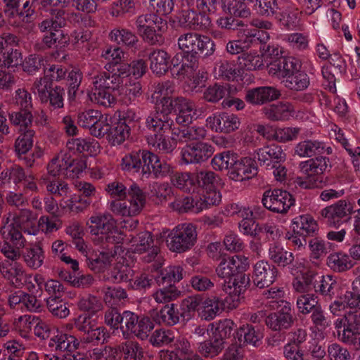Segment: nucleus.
<instances>
[{
  "label": "nucleus",
  "instance_id": "16",
  "mask_svg": "<svg viewBox=\"0 0 360 360\" xmlns=\"http://www.w3.org/2000/svg\"><path fill=\"white\" fill-rule=\"evenodd\" d=\"M249 266L248 259L239 256L224 255L220 257V262L216 269L217 276L224 279H229V283L233 276L239 271H245Z\"/></svg>",
  "mask_w": 360,
  "mask_h": 360
},
{
  "label": "nucleus",
  "instance_id": "39",
  "mask_svg": "<svg viewBox=\"0 0 360 360\" xmlns=\"http://www.w3.org/2000/svg\"><path fill=\"white\" fill-rule=\"evenodd\" d=\"M11 124L16 127L18 133L34 131L32 129L33 115L31 111L13 112L8 115Z\"/></svg>",
  "mask_w": 360,
  "mask_h": 360
},
{
  "label": "nucleus",
  "instance_id": "49",
  "mask_svg": "<svg viewBox=\"0 0 360 360\" xmlns=\"http://www.w3.org/2000/svg\"><path fill=\"white\" fill-rule=\"evenodd\" d=\"M238 63L240 68L249 71L259 70L264 66L261 55L256 51L243 53L238 57Z\"/></svg>",
  "mask_w": 360,
  "mask_h": 360
},
{
  "label": "nucleus",
  "instance_id": "18",
  "mask_svg": "<svg viewBox=\"0 0 360 360\" xmlns=\"http://www.w3.org/2000/svg\"><path fill=\"white\" fill-rule=\"evenodd\" d=\"M278 274L277 267L268 261H258L254 266L253 283L259 288L270 286Z\"/></svg>",
  "mask_w": 360,
  "mask_h": 360
},
{
  "label": "nucleus",
  "instance_id": "24",
  "mask_svg": "<svg viewBox=\"0 0 360 360\" xmlns=\"http://www.w3.org/2000/svg\"><path fill=\"white\" fill-rule=\"evenodd\" d=\"M257 173V163L252 158L245 157L236 160L231 170L228 172L229 177L236 181L251 179Z\"/></svg>",
  "mask_w": 360,
  "mask_h": 360
},
{
  "label": "nucleus",
  "instance_id": "9",
  "mask_svg": "<svg viewBox=\"0 0 360 360\" xmlns=\"http://www.w3.org/2000/svg\"><path fill=\"white\" fill-rule=\"evenodd\" d=\"M197 239L195 226L191 224L178 225L169 235L168 246L176 252H184L191 249Z\"/></svg>",
  "mask_w": 360,
  "mask_h": 360
},
{
  "label": "nucleus",
  "instance_id": "21",
  "mask_svg": "<svg viewBox=\"0 0 360 360\" xmlns=\"http://www.w3.org/2000/svg\"><path fill=\"white\" fill-rule=\"evenodd\" d=\"M179 22L191 30L197 31L207 30L212 23L211 18L205 11L195 9L183 10Z\"/></svg>",
  "mask_w": 360,
  "mask_h": 360
},
{
  "label": "nucleus",
  "instance_id": "4",
  "mask_svg": "<svg viewBox=\"0 0 360 360\" xmlns=\"http://www.w3.org/2000/svg\"><path fill=\"white\" fill-rule=\"evenodd\" d=\"M11 214L3 218V225L0 228V233L3 241L0 243V252L6 259L21 257V249L25 247L27 240L24 237L22 229L15 223L10 221Z\"/></svg>",
  "mask_w": 360,
  "mask_h": 360
},
{
  "label": "nucleus",
  "instance_id": "48",
  "mask_svg": "<svg viewBox=\"0 0 360 360\" xmlns=\"http://www.w3.org/2000/svg\"><path fill=\"white\" fill-rule=\"evenodd\" d=\"M175 91V85L173 82L165 81L159 82L154 86V91L151 96V102L154 103L155 108L159 105L164 98L172 96Z\"/></svg>",
  "mask_w": 360,
  "mask_h": 360
},
{
  "label": "nucleus",
  "instance_id": "13",
  "mask_svg": "<svg viewBox=\"0 0 360 360\" xmlns=\"http://www.w3.org/2000/svg\"><path fill=\"white\" fill-rule=\"evenodd\" d=\"M214 153L213 147L205 142H195L184 146L180 152V164L188 165L206 161Z\"/></svg>",
  "mask_w": 360,
  "mask_h": 360
},
{
  "label": "nucleus",
  "instance_id": "37",
  "mask_svg": "<svg viewBox=\"0 0 360 360\" xmlns=\"http://www.w3.org/2000/svg\"><path fill=\"white\" fill-rule=\"evenodd\" d=\"M146 124L155 134H166L172 130L173 120L166 115L158 114L155 110L154 115H149L146 118Z\"/></svg>",
  "mask_w": 360,
  "mask_h": 360
},
{
  "label": "nucleus",
  "instance_id": "31",
  "mask_svg": "<svg viewBox=\"0 0 360 360\" xmlns=\"http://www.w3.org/2000/svg\"><path fill=\"white\" fill-rule=\"evenodd\" d=\"M292 231L305 235L314 236L318 231V224L314 218L309 214H302L295 217L291 224Z\"/></svg>",
  "mask_w": 360,
  "mask_h": 360
},
{
  "label": "nucleus",
  "instance_id": "15",
  "mask_svg": "<svg viewBox=\"0 0 360 360\" xmlns=\"http://www.w3.org/2000/svg\"><path fill=\"white\" fill-rule=\"evenodd\" d=\"M270 36L266 31L257 29H245L240 40L245 51L251 47L259 46V50L264 53L278 55L277 49L270 45H266L269 40Z\"/></svg>",
  "mask_w": 360,
  "mask_h": 360
},
{
  "label": "nucleus",
  "instance_id": "27",
  "mask_svg": "<svg viewBox=\"0 0 360 360\" xmlns=\"http://www.w3.org/2000/svg\"><path fill=\"white\" fill-rule=\"evenodd\" d=\"M74 162L72 155L63 149L47 165L48 173L54 177L64 174L68 169L73 166Z\"/></svg>",
  "mask_w": 360,
  "mask_h": 360
},
{
  "label": "nucleus",
  "instance_id": "5",
  "mask_svg": "<svg viewBox=\"0 0 360 360\" xmlns=\"http://www.w3.org/2000/svg\"><path fill=\"white\" fill-rule=\"evenodd\" d=\"M333 325L340 341L360 349V315L347 312L338 318Z\"/></svg>",
  "mask_w": 360,
  "mask_h": 360
},
{
  "label": "nucleus",
  "instance_id": "63",
  "mask_svg": "<svg viewBox=\"0 0 360 360\" xmlns=\"http://www.w3.org/2000/svg\"><path fill=\"white\" fill-rule=\"evenodd\" d=\"M46 100H41V103L49 102V105L53 110L60 109L64 106L65 90L63 88L56 86L50 89L46 94Z\"/></svg>",
  "mask_w": 360,
  "mask_h": 360
},
{
  "label": "nucleus",
  "instance_id": "41",
  "mask_svg": "<svg viewBox=\"0 0 360 360\" xmlns=\"http://www.w3.org/2000/svg\"><path fill=\"white\" fill-rule=\"evenodd\" d=\"M223 310L222 300L214 296L206 299L202 302V307L200 315L202 319L210 321L219 315Z\"/></svg>",
  "mask_w": 360,
  "mask_h": 360
},
{
  "label": "nucleus",
  "instance_id": "34",
  "mask_svg": "<svg viewBox=\"0 0 360 360\" xmlns=\"http://www.w3.org/2000/svg\"><path fill=\"white\" fill-rule=\"evenodd\" d=\"M117 248V245H110V248L105 249L106 251H101L98 254L91 253L86 257V264L89 269L95 272H101L110 263V259L116 253V250H112Z\"/></svg>",
  "mask_w": 360,
  "mask_h": 360
},
{
  "label": "nucleus",
  "instance_id": "12",
  "mask_svg": "<svg viewBox=\"0 0 360 360\" xmlns=\"http://www.w3.org/2000/svg\"><path fill=\"white\" fill-rule=\"evenodd\" d=\"M262 203L264 208L273 212L284 214L294 205L295 199L286 191L267 190L263 194Z\"/></svg>",
  "mask_w": 360,
  "mask_h": 360
},
{
  "label": "nucleus",
  "instance_id": "40",
  "mask_svg": "<svg viewBox=\"0 0 360 360\" xmlns=\"http://www.w3.org/2000/svg\"><path fill=\"white\" fill-rule=\"evenodd\" d=\"M325 143L318 140H305L297 143L295 152L300 157L311 158L323 153Z\"/></svg>",
  "mask_w": 360,
  "mask_h": 360
},
{
  "label": "nucleus",
  "instance_id": "46",
  "mask_svg": "<svg viewBox=\"0 0 360 360\" xmlns=\"http://www.w3.org/2000/svg\"><path fill=\"white\" fill-rule=\"evenodd\" d=\"M131 127L125 122L118 121L110 127L108 134L109 142L113 145H120L129 136Z\"/></svg>",
  "mask_w": 360,
  "mask_h": 360
},
{
  "label": "nucleus",
  "instance_id": "36",
  "mask_svg": "<svg viewBox=\"0 0 360 360\" xmlns=\"http://www.w3.org/2000/svg\"><path fill=\"white\" fill-rule=\"evenodd\" d=\"M153 320L158 324L174 326L179 321V312L174 304H166L151 314Z\"/></svg>",
  "mask_w": 360,
  "mask_h": 360
},
{
  "label": "nucleus",
  "instance_id": "19",
  "mask_svg": "<svg viewBox=\"0 0 360 360\" xmlns=\"http://www.w3.org/2000/svg\"><path fill=\"white\" fill-rule=\"evenodd\" d=\"M353 211V206L345 200H340L336 203L328 206L321 211V215L326 222L333 226H338L342 219L349 216Z\"/></svg>",
  "mask_w": 360,
  "mask_h": 360
},
{
  "label": "nucleus",
  "instance_id": "14",
  "mask_svg": "<svg viewBox=\"0 0 360 360\" xmlns=\"http://www.w3.org/2000/svg\"><path fill=\"white\" fill-rule=\"evenodd\" d=\"M108 72L103 71L101 65L97 63L89 64L86 73L94 90L102 89H115L120 85L119 77L112 75Z\"/></svg>",
  "mask_w": 360,
  "mask_h": 360
},
{
  "label": "nucleus",
  "instance_id": "60",
  "mask_svg": "<svg viewBox=\"0 0 360 360\" xmlns=\"http://www.w3.org/2000/svg\"><path fill=\"white\" fill-rule=\"evenodd\" d=\"M47 307L51 314L58 319H65L70 314L68 304L59 296L49 297L46 300Z\"/></svg>",
  "mask_w": 360,
  "mask_h": 360
},
{
  "label": "nucleus",
  "instance_id": "25",
  "mask_svg": "<svg viewBox=\"0 0 360 360\" xmlns=\"http://www.w3.org/2000/svg\"><path fill=\"white\" fill-rule=\"evenodd\" d=\"M20 259H6L0 265L2 276L15 287L22 284L25 273L22 264L18 262Z\"/></svg>",
  "mask_w": 360,
  "mask_h": 360
},
{
  "label": "nucleus",
  "instance_id": "6",
  "mask_svg": "<svg viewBox=\"0 0 360 360\" xmlns=\"http://www.w3.org/2000/svg\"><path fill=\"white\" fill-rule=\"evenodd\" d=\"M128 198L112 200L108 204V209L117 216L132 217L139 214L146 202V196L142 190L132 184L128 189Z\"/></svg>",
  "mask_w": 360,
  "mask_h": 360
},
{
  "label": "nucleus",
  "instance_id": "52",
  "mask_svg": "<svg viewBox=\"0 0 360 360\" xmlns=\"http://www.w3.org/2000/svg\"><path fill=\"white\" fill-rule=\"evenodd\" d=\"M224 348V342L219 340L213 335L210 340L200 343L198 352L204 357L213 358L217 356Z\"/></svg>",
  "mask_w": 360,
  "mask_h": 360
},
{
  "label": "nucleus",
  "instance_id": "29",
  "mask_svg": "<svg viewBox=\"0 0 360 360\" xmlns=\"http://www.w3.org/2000/svg\"><path fill=\"white\" fill-rule=\"evenodd\" d=\"M65 150L70 153H87L89 155L93 156L100 152V146L98 141L94 139L72 138L67 141Z\"/></svg>",
  "mask_w": 360,
  "mask_h": 360
},
{
  "label": "nucleus",
  "instance_id": "20",
  "mask_svg": "<svg viewBox=\"0 0 360 360\" xmlns=\"http://www.w3.org/2000/svg\"><path fill=\"white\" fill-rule=\"evenodd\" d=\"M342 285L338 277L330 274L323 275L319 276V281L314 284V291L326 300H332L340 295Z\"/></svg>",
  "mask_w": 360,
  "mask_h": 360
},
{
  "label": "nucleus",
  "instance_id": "62",
  "mask_svg": "<svg viewBox=\"0 0 360 360\" xmlns=\"http://www.w3.org/2000/svg\"><path fill=\"white\" fill-rule=\"evenodd\" d=\"M224 13L242 18H246L250 15V10L245 3V0H229Z\"/></svg>",
  "mask_w": 360,
  "mask_h": 360
},
{
  "label": "nucleus",
  "instance_id": "38",
  "mask_svg": "<svg viewBox=\"0 0 360 360\" xmlns=\"http://www.w3.org/2000/svg\"><path fill=\"white\" fill-rule=\"evenodd\" d=\"M179 108L176 109V122L177 124L187 126L196 118L195 104L190 99L183 97Z\"/></svg>",
  "mask_w": 360,
  "mask_h": 360
},
{
  "label": "nucleus",
  "instance_id": "26",
  "mask_svg": "<svg viewBox=\"0 0 360 360\" xmlns=\"http://www.w3.org/2000/svg\"><path fill=\"white\" fill-rule=\"evenodd\" d=\"M207 121L212 129L225 134L238 129L240 124V119L237 115L226 112L209 117Z\"/></svg>",
  "mask_w": 360,
  "mask_h": 360
},
{
  "label": "nucleus",
  "instance_id": "33",
  "mask_svg": "<svg viewBox=\"0 0 360 360\" xmlns=\"http://www.w3.org/2000/svg\"><path fill=\"white\" fill-rule=\"evenodd\" d=\"M294 108L290 103L280 102L263 108L262 112L271 121H283L288 120Z\"/></svg>",
  "mask_w": 360,
  "mask_h": 360
},
{
  "label": "nucleus",
  "instance_id": "2",
  "mask_svg": "<svg viewBox=\"0 0 360 360\" xmlns=\"http://www.w3.org/2000/svg\"><path fill=\"white\" fill-rule=\"evenodd\" d=\"M138 34L147 44L160 46L164 43L163 34L168 29L167 22L154 13L138 15L134 21Z\"/></svg>",
  "mask_w": 360,
  "mask_h": 360
},
{
  "label": "nucleus",
  "instance_id": "11",
  "mask_svg": "<svg viewBox=\"0 0 360 360\" xmlns=\"http://www.w3.org/2000/svg\"><path fill=\"white\" fill-rule=\"evenodd\" d=\"M154 328L153 321L147 316H139L129 311L126 313L124 325L120 327L123 334H134L141 340H145Z\"/></svg>",
  "mask_w": 360,
  "mask_h": 360
},
{
  "label": "nucleus",
  "instance_id": "28",
  "mask_svg": "<svg viewBox=\"0 0 360 360\" xmlns=\"http://www.w3.org/2000/svg\"><path fill=\"white\" fill-rule=\"evenodd\" d=\"M109 39L118 46L137 49L139 41L136 34L126 27L117 26L112 28L108 34Z\"/></svg>",
  "mask_w": 360,
  "mask_h": 360
},
{
  "label": "nucleus",
  "instance_id": "7",
  "mask_svg": "<svg viewBox=\"0 0 360 360\" xmlns=\"http://www.w3.org/2000/svg\"><path fill=\"white\" fill-rule=\"evenodd\" d=\"M98 360H145L144 351L140 344L129 340L115 347H96Z\"/></svg>",
  "mask_w": 360,
  "mask_h": 360
},
{
  "label": "nucleus",
  "instance_id": "23",
  "mask_svg": "<svg viewBox=\"0 0 360 360\" xmlns=\"http://www.w3.org/2000/svg\"><path fill=\"white\" fill-rule=\"evenodd\" d=\"M257 158L261 167L265 169L274 167V164L285 162L286 154L284 153L282 147L276 144H271L257 150Z\"/></svg>",
  "mask_w": 360,
  "mask_h": 360
},
{
  "label": "nucleus",
  "instance_id": "44",
  "mask_svg": "<svg viewBox=\"0 0 360 360\" xmlns=\"http://www.w3.org/2000/svg\"><path fill=\"white\" fill-rule=\"evenodd\" d=\"M327 265L335 272H344L353 266L349 256L342 252L330 254L327 258Z\"/></svg>",
  "mask_w": 360,
  "mask_h": 360
},
{
  "label": "nucleus",
  "instance_id": "22",
  "mask_svg": "<svg viewBox=\"0 0 360 360\" xmlns=\"http://www.w3.org/2000/svg\"><path fill=\"white\" fill-rule=\"evenodd\" d=\"M281 95L274 86H264L248 89L244 98L253 105H262L278 99Z\"/></svg>",
  "mask_w": 360,
  "mask_h": 360
},
{
  "label": "nucleus",
  "instance_id": "55",
  "mask_svg": "<svg viewBox=\"0 0 360 360\" xmlns=\"http://www.w3.org/2000/svg\"><path fill=\"white\" fill-rule=\"evenodd\" d=\"M77 307L80 311L87 312V316H93L102 310L103 303L99 297L89 294L79 300Z\"/></svg>",
  "mask_w": 360,
  "mask_h": 360
},
{
  "label": "nucleus",
  "instance_id": "43",
  "mask_svg": "<svg viewBox=\"0 0 360 360\" xmlns=\"http://www.w3.org/2000/svg\"><path fill=\"white\" fill-rule=\"evenodd\" d=\"M129 242L131 243V249L134 253L141 254L154 246L153 235L149 231H141L136 236H131Z\"/></svg>",
  "mask_w": 360,
  "mask_h": 360
},
{
  "label": "nucleus",
  "instance_id": "56",
  "mask_svg": "<svg viewBox=\"0 0 360 360\" xmlns=\"http://www.w3.org/2000/svg\"><path fill=\"white\" fill-rule=\"evenodd\" d=\"M280 20L283 25L288 28L294 27L297 22L300 12L289 2L281 5L279 8Z\"/></svg>",
  "mask_w": 360,
  "mask_h": 360
},
{
  "label": "nucleus",
  "instance_id": "42",
  "mask_svg": "<svg viewBox=\"0 0 360 360\" xmlns=\"http://www.w3.org/2000/svg\"><path fill=\"white\" fill-rule=\"evenodd\" d=\"M146 139L148 145L153 148L155 150L165 154L172 153L176 146V143L171 141L165 134H154L148 136Z\"/></svg>",
  "mask_w": 360,
  "mask_h": 360
},
{
  "label": "nucleus",
  "instance_id": "58",
  "mask_svg": "<svg viewBox=\"0 0 360 360\" xmlns=\"http://www.w3.org/2000/svg\"><path fill=\"white\" fill-rule=\"evenodd\" d=\"M27 13H22L15 6H6L4 13L8 23L13 27H22L24 23L30 22V14L31 11H27Z\"/></svg>",
  "mask_w": 360,
  "mask_h": 360
},
{
  "label": "nucleus",
  "instance_id": "57",
  "mask_svg": "<svg viewBox=\"0 0 360 360\" xmlns=\"http://www.w3.org/2000/svg\"><path fill=\"white\" fill-rule=\"evenodd\" d=\"M285 86L294 91H303L308 88L310 79L308 75L300 70L289 76L285 81Z\"/></svg>",
  "mask_w": 360,
  "mask_h": 360
},
{
  "label": "nucleus",
  "instance_id": "35",
  "mask_svg": "<svg viewBox=\"0 0 360 360\" xmlns=\"http://www.w3.org/2000/svg\"><path fill=\"white\" fill-rule=\"evenodd\" d=\"M186 275V271L181 266H169L161 269L154 276L158 285H172V283L179 282Z\"/></svg>",
  "mask_w": 360,
  "mask_h": 360
},
{
  "label": "nucleus",
  "instance_id": "53",
  "mask_svg": "<svg viewBox=\"0 0 360 360\" xmlns=\"http://www.w3.org/2000/svg\"><path fill=\"white\" fill-rule=\"evenodd\" d=\"M28 324L34 325V333L38 338L45 340L52 336L53 333L50 326L39 317L25 315L21 319Z\"/></svg>",
  "mask_w": 360,
  "mask_h": 360
},
{
  "label": "nucleus",
  "instance_id": "64",
  "mask_svg": "<svg viewBox=\"0 0 360 360\" xmlns=\"http://www.w3.org/2000/svg\"><path fill=\"white\" fill-rule=\"evenodd\" d=\"M170 180L173 186L186 192H190L194 184V179L189 172H173Z\"/></svg>",
  "mask_w": 360,
  "mask_h": 360
},
{
  "label": "nucleus",
  "instance_id": "54",
  "mask_svg": "<svg viewBox=\"0 0 360 360\" xmlns=\"http://www.w3.org/2000/svg\"><path fill=\"white\" fill-rule=\"evenodd\" d=\"M142 94V86L139 82L125 86L120 92V101L126 105H136Z\"/></svg>",
  "mask_w": 360,
  "mask_h": 360
},
{
  "label": "nucleus",
  "instance_id": "1",
  "mask_svg": "<svg viewBox=\"0 0 360 360\" xmlns=\"http://www.w3.org/2000/svg\"><path fill=\"white\" fill-rule=\"evenodd\" d=\"M89 225L90 233L96 236L94 242L103 249H110V245L122 243L123 235L115 226V221L108 213L93 215L90 217Z\"/></svg>",
  "mask_w": 360,
  "mask_h": 360
},
{
  "label": "nucleus",
  "instance_id": "10",
  "mask_svg": "<svg viewBox=\"0 0 360 360\" xmlns=\"http://www.w3.org/2000/svg\"><path fill=\"white\" fill-rule=\"evenodd\" d=\"M272 309H278V311L269 314L266 318V324L269 328L275 331H281L290 328L293 325L295 318L290 302H274L272 304Z\"/></svg>",
  "mask_w": 360,
  "mask_h": 360
},
{
  "label": "nucleus",
  "instance_id": "50",
  "mask_svg": "<svg viewBox=\"0 0 360 360\" xmlns=\"http://www.w3.org/2000/svg\"><path fill=\"white\" fill-rule=\"evenodd\" d=\"M237 155L230 150L218 153L212 159L211 165L217 171L228 170L233 167L237 159Z\"/></svg>",
  "mask_w": 360,
  "mask_h": 360
},
{
  "label": "nucleus",
  "instance_id": "17",
  "mask_svg": "<svg viewBox=\"0 0 360 360\" xmlns=\"http://www.w3.org/2000/svg\"><path fill=\"white\" fill-rule=\"evenodd\" d=\"M80 341L73 335L61 331L53 332L48 341L51 352L56 354H73L79 349Z\"/></svg>",
  "mask_w": 360,
  "mask_h": 360
},
{
  "label": "nucleus",
  "instance_id": "8",
  "mask_svg": "<svg viewBox=\"0 0 360 360\" xmlns=\"http://www.w3.org/2000/svg\"><path fill=\"white\" fill-rule=\"evenodd\" d=\"M328 162V158L320 156L300 162V171L306 175V178L297 177L295 180L296 184L305 189L318 187L321 182L319 176L326 169Z\"/></svg>",
  "mask_w": 360,
  "mask_h": 360
},
{
  "label": "nucleus",
  "instance_id": "61",
  "mask_svg": "<svg viewBox=\"0 0 360 360\" xmlns=\"http://www.w3.org/2000/svg\"><path fill=\"white\" fill-rule=\"evenodd\" d=\"M19 136L15 142V151L18 156L21 158L22 155H25L33 146V137L34 131H28V132L18 133Z\"/></svg>",
  "mask_w": 360,
  "mask_h": 360
},
{
  "label": "nucleus",
  "instance_id": "32",
  "mask_svg": "<svg viewBox=\"0 0 360 360\" xmlns=\"http://www.w3.org/2000/svg\"><path fill=\"white\" fill-rule=\"evenodd\" d=\"M268 257L278 266L283 268L292 264L294 262L292 252L288 251L278 243L269 245Z\"/></svg>",
  "mask_w": 360,
  "mask_h": 360
},
{
  "label": "nucleus",
  "instance_id": "59",
  "mask_svg": "<svg viewBox=\"0 0 360 360\" xmlns=\"http://www.w3.org/2000/svg\"><path fill=\"white\" fill-rule=\"evenodd\" d=\"M214 71L216 77L228 81L234 80L239 73L232 62L225 60L216 63Z\"/></svg>",
  "mask_w": 360,
  "mask_h": 360
},
{
  "label": "nucleus",
  "instance_id": "47",
  "mask_svg": "<svg viewBox=\"0 0 360 360\" xmlns=\"http://www.w3.org/2000/svg\"><path fill=\"white\" fill-rule=\"evenodd\" d=\"M150 69L157 75H163L168 70L169 56L163 50L153 51L149 56Z\"/></svg>",
  "mask_w": 360,
  "mask_h": 360
},
{
  "label": "nucleus",
  "instance_id": "45",
  "mask_svg": "<svg viewBox=\"0 0 360 360\" xmlns=\"http://www.w3.org/2000/svg\"><path fill=\"white\" fill-rule=\"evenodd\" d=\"M236 338L238 340L240 345H251L257 346V343L260 342L262 335L259 330L249 324L243 325L236 332Z\"/></svg>",
  "mask_w": 360,
  "mask_h": 360
},
{
  "label": "nucleus",
  "instance_id": "30",
  "mask_svg": "<svg viewBox=\"0 0 360 360\" xmlns=\"http://www.w3.org/2000/svg\"><path fill=\"white\" fill-rule=\"evenodd\" d=\"M21 257L28 268L37 270L43 265L45 254L42 247L35 243L21 251Z\"/></svg>",
  "mask_w": 360,
  "mask_h": 360
},
{
  "label": "nucleus",
  "instance_id": "51",
  "mask_svg": "<svg viewBox=\"0 0 360 360\" xmlns=\"http://www.w3.org/2000/svg\"><path fill=\"white\" fill-rule=\"evenodd\" d=\"M108 338L107 330L104 327H96L93 325L84 334L79 338L81 343L98 345L101 342H104Z\"/></svg>",
  "mask_w": 360,
  "mask_h": 360
},
{
  "label": "nucleus",
  "instance_id": "3",
  "mask_svg": "<svg viewBox=\"0 0 360 360\" xmlns=\"http://www.w3.org/2000/svg\"><path fill=\"white\" fill-rule=\"evenodd\" d=\"M178 46L187 61L196 62L200 56L207 57L215 51L214 41L207 36L197 32H187L178 38Z\"/></svg>",
  "mask_w": 360,
  "mask_h": 360
}]
</instances>
